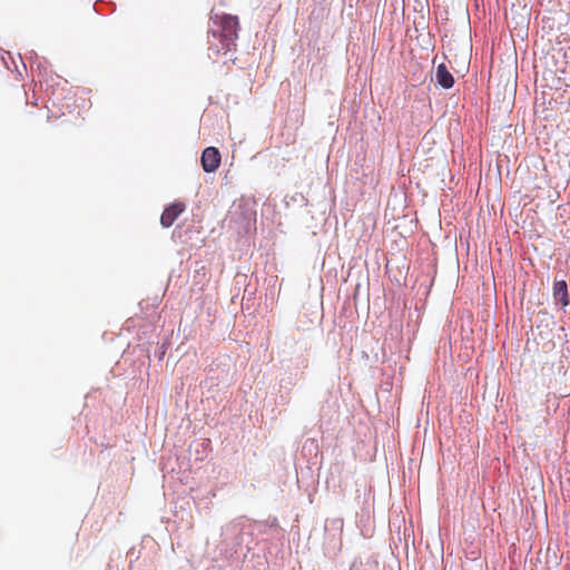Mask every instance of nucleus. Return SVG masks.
Segmentation results:
<instances>
[{
    "instance_id": "nucleus-1",
    "label": "nucleus",
    "mask_w": 570,
    "mask_h": 570,
    "mask_svg": "<svg viewBox=\"0 0 570 570\" xmlns=\"http://www.w3.org/2000/svg\"><path fill=\"white\" fill-rule=\"evenodd\" d=\"M212 28L210 33L215 38H219L222 49L229 51L235 46V40L238 37V18L232 14H214L210 17Z\"/></svg>"
},
{
    "instance_id": "nucleus-2",
    "label": "nucleus",
    "mask_w": 570,
    "mask_h": 570,
    "mask_svg": "<svg viewBox=\"0 0 570 570\" xmlns=\"http://www.w3.org/2000/svg\"><path fill=\"white\" fill-rule=\"evenodd\" d=\"M220 153L216 147H207L204 149L200 164L205 173H214L220 165Z\"/></svg>"
},
{
    "instance_id": "nucleus-3",
    "label": "nucleus",
    "mask_w": 570,
    "mask_h": 570,
    "mask_svg": "<svg viewBox=\"0 0 570 570\" xmlns=\"http://www.w3.org/2000/svg\"><path fill=\"white\" fill-rule=\"evenodd\" d=\"M185 204L180 202L174 203L166 207L160 217L161 226L165 228L170 227L175 223L177 217L185 212Z\"/></svg>"
},
{
    "instance_id": "nucleus-4",
    "label": "nucleus",
    "mask_w": 570,
    "mask_h": 570,
    "mask_svg": "<svg viewBox=\"0 0 570 570\" xmlns=\"http://www.w3.org/2000/svg\"><path fill=\"white\" fill-rule=\"evenodd\" d=\"M435 78L436 82L444 89H450L454 85V78L444 63L438 66Z\"/></svg>"
},
{
    "instance_id": "nucleus-5",
    "label": "nucleus",
    "mask_w": 570,
    "mask_h": 570,
    "mask_svg": "<svg viewBox=\"0 0 570 570\" xmlns=\"http://www.w3.org/2000/svg\"><path fill=\"white\" fill-rule=\"evenodd\" d=\"M553 297L558 303L561 304L562 307H566L569 304L568 285H567L566 281L554 282Z\"/></svg>"
},
{
    "instance_id": "nucleus-6",
    "label": "nucleus",
    "mask_w": 570,
    "mask_h": 570,
    "mask_svg": "<svg viewBox=\"0 0 570 570\" xmlns=\"http://www.w3.org/2000/svg\"><path fill=\"white\" fill-rule=\"evenodd\" d=\"M298 330H299V331H307V330H308V327H307V326H304V325H301V326H298Z\"/></svg>"
}]
</instances>
